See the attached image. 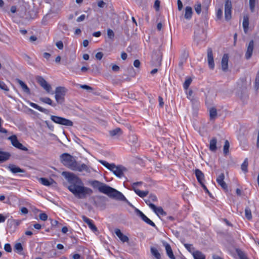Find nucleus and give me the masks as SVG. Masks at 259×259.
Masks as SVG:
<instances>
[{"label": "nucleus", "instance_id": "nucleus-1", "mask_svg": "<svg viewBox=\"0 0 259 259\" xmlns=\"http://www.w3.org/2000/svg\"><path fill=\"white\" fill-rule=\"evenodd\" d=\"M62 175L68 183V189L78 199L86 198L88 196L93 193L92 190L84 186L81 180L75 174L67 171H63Z\"/></svg>", "mask_w": 259, "mask_h": 259}, {"label": "nucleus", "instance_id": "nucleus-2", "mask_svg": "<svg viewBox=\"0 0 259 259\" xmlns=\"http://www.w3.org/2000/svg\"><path fill=\"white\" fill-rule=\"evenodd\" d=\"M60 159L62 163L66 166L72 170L81 172L85 171L87 172H91L90 168L85 164H79L74 157L69 154L65 153L60 156Z\"/></svg>", "mask_w": 259, "mask_h": 259}, {"label": "nucleus", "instance_id": "nucleus-3", "mask_svg": "<svg viewBox=\"0 0 259 259\" xmlns=\"http://www.w3.org/2000/svg\"><path fill=\"white\" fill-rule=\"evenodd\" d=\"M99 162L119 178L122 177L124 176V171L126 170L124 167L120 165H116L114 163H109L102 160H99Z\"/></svg>", "mask_w": 259, "mask_h": 259}, {"label": "nucleus", "instance_id": "nucleus-4", "mask_svg": "<svg viewBox=\"0 0 259 259\" xmlns=\"http://www.w3.org/2000/svg\"><path fill=\"white\" fill-rule=\"evenodd\" d=\"M108 193L105 194L107 195L110 197L115 198L117 200L125 201L130 206H133L126 199L124 196L119 191L109 186L108 189Z\"/></svg>", "mask_w": 259, "mask_h": 259}, {"label": "nucleus", "instance_id": "nucleus-5", "mask_svg": "<svg viewBox=\"0 0 259 259\" xmlns=\"http://www.w3.org/2000/svg\"><path fill=\"white\" fill-rule=\"evenodd\" d=\"M66 89L62 87H57L55 89V99L58 104H62L64 101V96L66 92Z\"/></svg>", "mask_w": 259, "mask_h": 259}, {"label": "nucleus", "instance_id": "nucleus-6", "mask_svg": "<svg viewBox=\"0 0 259 259\" xmlns=\"http://www.w3.org/2000/svg\"><path fill=\"white\" fill-rule=\"evenodd\" d=\"M51 119L55 123L61 125L68 126H72L73 125V122L72 121L62 117L51 115Z\"/></svg>", "mask_w": 259, "mask_h": 259}, {"label": "nucleus", "instance_id": "nucleus-7", "mask_svg": "<svg viewBox=\"0 0 259 259\" xmlns=\"http://www.w3.org/2000/svg\"><path fill=\"white\" fill-rule=\"evenodd\" d=\"M91 184L94 188H98V190L100 192L103 193L105 194L106 193H108L107 191L109 186L107 185L106 184L97 180L92 181Z\"/></svg>", "mask_w": 259, "mask_h": 259}, {"label": "nucleus", "instance_id": "nucleus-8", "mask_svg": "<svg viewBox=\"0 0 259 259\" xmlns=\"http://www.w3.org/2000/svg\"><path fill=\"white\" fill-rule=\"evenodd\" d=\"M8 139L10 140L11 144L15 147L25 151H27L28 150L27 147L23 146L21 143H20L19 142L17 137L16 135H13L9 137L8 138Z\"/></svg>", "mask_w": 259, "mask_h": 259}, {"label": "nucleus", "instance_id": "nucleus-9", "mask_svg": "<svg viewBox=\"0 0 259 259\" xmlns=\"http://www.w3.org/2000/svg\"><path fill=\"white\" fill-rule=\"evenodd\" d=\"M232 4L231 1H226L225 5V17L226 21L231 19Z\"/></svg>", "mask_w": 259, "mask_h": 259}, {"label": "nucleus", "instance_id": "nucleus-10", "mask_svg": "<svg viewBox=\"0 0 259 259\" xmlns=\"http://www.w3.org/2000/svg\"><path fill=\"white\" fill-rule=\"evenodd\" d=\"M37 82L48 93H50L51 90V86L48 83L47 81L40 76L36 77Z\"/></svg>", "mask_w": 259, "mask_h": 259}, {"label": "nucleus", "instance_id": "nucleus-11", "mask_svg": "<svg viewBox=\"0 0 259 259\" xmlns=\"http://www.w3.org/2000/svg\"><path fill=\"white\" fill-rule=\"evenodd\" d=\"M254 49V41L251 40L248 45H246V51L245 54V58L249 60L252 56Z\"/></svg>", "mask_w": 259, "mask_h": 259}, {"label": "nucleus", "instance_id": "nucleus-12", "mask_svg": "<svg viewBox=\"0 0 259 259\" xmlns=\"http://www.w3.org/2000/svg\"><path fill=\"white\" fill-rule=\"evenodd\" d=\"M207 61L209 67L211 69H213L214 67V63L213 60V57L212 54V50L211 48H209L207 49Z\"/></svg>", "mask_w": 259, "mask_h": 259}, {"label": "nucleus", "instance_id": "nucleus-13", "mask_svg": "<svg viewBox=\"0 0 259 259\" xmlns=\"http://www.w3.org/2000/svg\"><path fill=\"white\" fill-rule=\"evenodd\" d=\"M225 175L224 173H221L217 178V182L218 184L225 191L228 190V186L224 181Z\"/></svg>", "mask_w": 259, "mask_h": 259}, {"label": "nucleus", "instance_id": "nucleus-14", "mask_svg": "<svg viewBox=\"0 0 259 259\" xmlns=\"http://www.w3.org/2000/svg\"><path fill=\"white\" fill-rule=\"evenodd\" d=\"M229 56L227 54H225L222 59L221 67L223 71L226 72L228 68Z\"/></svg>", "mask_w": 259, "mask_h": 259}, {"label": "nucleus", "instance_id": "nucleus-15", "mask_svg": "<svg viewBox=\"0 0 259 259\" xmlns=\"http://www.w3.org/2000/svg\"><path fill=\"white\" fill-rule=\"evenodd\" d=\"M83 221L87 223L89 228L93 231V232H97L98 231V229L96 227V226L94 224L92 220H90V219L88 218L85 216H82V217Z\"/></svg>", "mask_w": 259, "mask_h": 259}, {"label": "nucleus", "instance_id": "nucleus-16", "mask_svg": "<svg viewBox=\"0 0 259 259\" xmlns=\"http://www.w3.org/2000/svg\"><path fill=\"white\" fill-rule=\"evenodd\" d=\"M163 244V246L165 247L167 256L170 259H176V257L173 253V251L172 250L170 245L167 242H164Z\"/></svg>", "mask_w": 259, "mask_h": 259}, {"label": "nucleus", "instance_id": "nucleus-17", "mask_svg": "<svg viewBox=\"0 0 259 259\" xmlns=\"http://www.w3.org/2000/svg\"><path fill=\"white\" fill-rule=\"evenodd\" d=\"M114 232L122 242H126L129 241L128 237L122 234L120 229H115Z\"/></svg>", "mask_w": 259, "mask_h": 259}, {"label": "nucleus", "instance_id": "nucleus-18", "mask_svg": "<svg viewBox=\"0 0 259 259\" xmlns=\"http://www.w3.org/2000/svg\"><path fill=\"white\" fill-rule=\"evenodd\" d=\"M39 182L44 185L46 186H50L51 185H53L54 184H56V182L54 181L53 179H47L44 178H41L39 179Z\"/></svg>", "mask_w": 259, "mask_h": 259}, {"label": "nucleus", "instance_id": "nucleus-19", "mask_svg": "<svg viewBox=\"0 0 259 259\" xmlns=\"http://www.w3.org/2000/svg\"><path fill=\"white\" fill-rule=\"evenodd\" d=\"M195 174L198 182L200 184L204 183V175L203 173L199 169H196L195 171Z\"/></svg>", "mask_w": 259, "mask_h": 259}, {"label": "nucleus", "instance_id": "nucleus-20", "mask_svg": "<svg viewBox=\"0 0 259 259\" xmlns=\"http://www.w3.org/2000/svg\"><path fill=\"white\" fill-rule=\"evenodd\" d=\"M9 169L10 170L13 172V174H16L18 172H24L25 170L23 169H21L18 166L14 164H10L9 166Z\"/></svg>", "mask_w": 259, "mask_h": 259}, {"label": "nucleus", "instance_id": "nucleus-21", "mask_svg": "<svg viewBox=\"0 0 259 259\" xmlns=\"http://www.w3.org/2000/svg\"><path fill=\"white\" fill-rule=\"evenodd\" d=\"M29 105H30L31 107H33V108L39 110V111L46 114H49L50 113V111L48 109L44 108L38 106V105H37L35 103L31 102V103H30Z\"/></svg>", "mask_w": 259, "mask_h": 259}, {"label": "nucleus", "instance_id": "nucleus-22", "mask_svg": "<svg viewBox=\"0 0 259 259\" xmlns=\"http://www.w3.org/2000/svg\"><path fill=\"white\" fill-rule=\"evenodd\" d=\"M249 17L247 15H244L243 20V28L245 33H247L248 30Z\"/></svg>", "mask_w": 259, "mask_h": 259}, {"label": "nucleus", "instance_id": "nucleus-23", "mask_svg": "<svg viewBox=\"0 0 259 259\" xmlns=\"http://www.w3.org/2000/svg\"><path fill=\"white\" fill-rule=\"evenodd\" d=\"M192 9L191 7L187 6L185 8L184 17L187 20H190L192 15Z\"/></svg>", "mask_w": 259, "mask_h": 259}, {"label": "nucleus", "instance_id": "nucleus-24", "mask_svg": "<svg viewBox=\"0 0 259 259\" xmlns=\"http://www.w3.org/2000/svg\"><path fill=\"white\" fill-rule=\"evenodd\" d=\"M17 82L21 86L22 90L27 94H30V91L27 85L21 80L18 79L17 80Z\"/></svg>", "mask_w": 259, "mask_h": 259}, {"label": "nucleus", "instance_id": "nucleus-25", "mask_svg": "<svg viewBox=\"0 0 259 259\" xmlns=\"http://www.w3.org/2000/svg\"><path fill=\"white\" fill-rule=\"evenodd\" d=\"M152 209L158 215H160L164 216L166 214V212L163 210L161 207H156V205H155V208H152Z\"/></svg>", "mask_w": 259, "mask_h": 259}, {"label": "nucleus", "instance_id": "nucleus-26", "mask_svg": "<svg viewBox=\"0 0 259 259\" xmlns=\"http://www.w3.org/2000/svg\"><path fill=\"white\" fill-rule=\"evenodd\" d=\"M10 154L8 152H4L0 151V162H4L10 158Z\"/></svg>", "mask_w": 259, "mask_h": 259}, {"label": "nucleus", "instance_id": "nucleus-27", "mask_svg": "<svg viewBox=\"0 0 259 259\" xmlns=\"http://www.w3.org/2000/svg\"><path fill=\"white\" fill-rule=\"evenodd\" d=\"M217 140L215 138H213L209 143V149L211 151H215L217 150Z\"/></svg>", "mask_w": 259, "mask_h": 259}, {"label": "nucleus", "instance_id": "nucleus-28", "mask_svg": "<svg viewBox=\"0 0 259 259\" xmlns=\"http://www.w3.org/2000/svg\"><path fill=\"white\" fill-rule=\"evenodd\" d=\"M134 191L139 196H140L141 198H143L147 196L148 194V191H141L139 189H137L136 188H134Z\"/></svg>", "mask_w": 259, "mask_h": 259}, {"label": "nucleus", "instance_id": "nucleus-29", "mask_svg": "<svg viewBox=\"0 0 259 259\" xmlns=\"http://www.w3.org/2000/svg\"><path fill=\"white\" fill-rule=\"evenodd\" d=\"M15 251L19 254H23V248L21 243H17L14 245Z\"/></svg>", "mask_w": 259, "mask_h": 259}, {"label": "nucleus", "instance_id": "nucleus-30", "mask_svg": "<svg viewBox=\"0 0 259 259\" xmlns=\"http://www.w3.org/2000/svg\"><path fill=\"white\" fill-rule=\"evenodd\" d=\"M194 259H205V256L201 251L197 250L193 253Z\"/></svg>", "mask_w": 259, "mask_h": 259}, {"label": "nucleus", "instance_id": "nucleus-31", "mask_svg": "<svg viewBox=\"0 0 259 259\" xmlns=\"http://www.w3.org/2000/svg\"><path fill=\"white\" fill-rule=\"evenodd\" d=\"M151 254L156 258L161 259V255L158 250L154 247H151L150 248Z\"/></svg>", "mask_w": 259, "mask_h": 259}, {"label": "nucleus", "instance_id": "nucleus-32", "mask_svg": "<svg viewBox=\"0 0 259 259\" xmlns=\"http://www.w3.org/2000/svg\"><path fill=\"white\" fill-rule=\"evenodd\" d=\"M122 132L121 130L119 128H116L112 131H110V135L111 136L113 137L115 136H120L122 134Z\"/></svg>", "mask_w": 259, "mask_h": 259}, {"label": "nucleus", "instance_id": "nucleus-33", "mask_svg": "<svg viewBox=\"0 0 259 259\" xmlns=\"http://www.w3.org/2000/svg\"><path fill=\"white\" fill-rule=\"evenodd\" d=\"M40 101L44 103L48 104L51 105L53 107H55L56 106L55 104H53L52 100L50 98H48V97L40 98Z\"/></svg>", "mask_w": 259, "mask_h": 259}, {"label": "nucleus", "instance_id": "nucleus-34", "mask_svg": "<svg viewBox=\"0 0 259 259\" xmlns=\"http://www.w3.org/2000/svg\"><path fill=\"white\" fill-rule=\"evenodd\" d=\"M209 116L211 120L214 119L217 116V110L215 108H211L209 110Z\"/></svg>", "mask_w": 259, "mask_h": 259}, {"label": "nucleus", "instance_id": "nucleus-35", "mask_svg": "<svg viewBox=\"0 0 259 259\" xmlns=\"http://www.w3.org/2000/svg\"><path fill=\"white\" fill-rule=\"evenodd\" d=\"M245 215L248 220H250L252 219L251 211L248 207H246L245 209Z\"/></svg>", "mask_w": 259, "mask_h": 259}, {"label": "nucleus", "instance_id": "nucleus-36", "mask_svg": "<svg viewBox=\"0 0 259 259\" xmlns=\"http://www.w3.org/2000/svg\"><path fill=\"white\" fill-rule=\"evenodd\" d=\"M230 147V144L228 140H226L223 148V151L225 155H227L229 153V149Z\"/></svg>", "mask_w": 259, "mask_h": 259}, {"label": "nucleus", "instance_id": "nucleus-37", "mask_svg": "<svg viewBox=\"0 0 259 259\" xmlns=\"http://www.w3.org/2000/svg\"><path fill=\"white\" fill-rule=\"evenodd\" d=\"M248 159L246 158L244 160L243 163L241 164V169L244 172H246L248 171Z\"/></svg>", "mask_w": 259, "mask_h": 259}, {"label": "nucleus", "instance_id": "nucleus-38", "mask_svg": "<svg viewBox=\"0 0 259 259\" xmlns=\"http://www.w3.org/2000/svg\"><path fill=\"white\" fill-rule=\"evenodd\" d=\"M188 57V52L184 51L182 55L181 62L180 63V64L182 65L184 62H185L186 61Z\"/></svg>", "mask_w": 259, "mask_h": 259}, {"label": "nucleus", "instance_id": "nucleus-39", "mask_svg": "<svg viewBox=\"0 0 259 259\" xmlns=\"http://www.w3.org/2000/svg\"><path fill=\"white\" fill-rule=\"evenodd\" d=\"M135 212L136 214L140 217L143 221L147 217L141 211H140L138 208H135Z\"/></svg>", "mask_w": 259, "mask_h": 259}, {"label": "nucleus", "instance_id": "nucleus-40", "mask_svg": "<svg viewBox=\"0 0 259 259\" xmlns=\"http://www.w3.org/2000/svg\"><path fill=\"white\" fill-rule=\"evenodd\" d=\"M135 212L136 214L140 217L143 221L147 217L141 211H140L138 208H135Z\"/></svg>", "mask_w": 259, "mask_h": 259}, {"label": "nucleus", "instance_id": "nucleus-41", "mask_svg": "<svg viewBox=\"0 0 259 259\" xmlns=\"http://www.w3.org/2000/svg\"><path fill=\"white\" fill-rule=\"evenodd\" d=\"M135 212L136 214L140 217L143 221L147 217L141 211H140L138 208H135Z\"/></svg>", "mask_w": 259, "mask_h": 259}, {"label": "nucleus", "instance_id": "nucleus-42", "mask_svg": "<svg viewBox=\"0 0 259 259\" xmlns=\"http://www.w3.org/2000/svg\"><path fill=\"white\" fill-rule=\"evenodd\" d=\"M192 82V79L190 77H188L186 78V80L185 81L184 84H183V87L185 90L188 89L189 85H190L191 83Z\"/></svg>", "mask_w": 259, "mask_h": 259}, {"label": "nucleus", "instance_id": "nucleus-43", "mask_svg": "<svg viewBox=\"0 0 259 259\" xmlns=\"http://www.w3.org/2000/svg\"><path fill=\"white\" fill-rule=\"evenodd\" d=\"M194 9L196 13L199 15L201 12V5L199 3H197L194 6Z\"/></svg>", "mask_w": 259, "mask_h": 259}, {"label": "nucleus", "instance_id": "nucleus-44", "mask_svg": "<svg viewBox=\"0 0 259 259\" xmlns=\"http://www.w3.org/2000/svg\"><path fill=\"white\" fill-rule=\"evenodd\" d=\"M254 88L256 90L259 89V72L256 74L255 81H254Z\"/></svg>", "mask_w": 259, "mask_h": 259}, {"label": "nucleus", "instance_id": "nucleus-45", "mask_svg": "<svg viewBox=\"0 0 259 259\" xmlns=\"http://www.w3.org/2000/svg\"><path fill=\"white\" fill-rule=\"evenodd\" d=\"M107 36L108 38L113 39L114 37V33L112 29H108L107 30Z\"/></svg>", "mask_w": 259, "mask_h": 259}, {"label": "nucleus", "instance_id": "nucleus-46", "mask_svg": "<svg viewBox=\"0 0 259 259\" xmlns=\"http://www.w3.org/2000/svg\"><path fill=\"white\" fill-rule=\"evenodd\" d=\"M4 249L7 252H12V247L9 243H6L4 245Z\"/></svg>", "mask_w": 259, "mask_h": 259}, {"label": "nucleus", "instance_id": "nucleus-47", "mask_svg": "<svg viewBox=\"0 0 259 259\" xmlns=\"http://www.w3.org/2000/svg\"><path fill=\"white\" fill-rule=\"evenodd\" d=\"M143 221H144L145 223H146L147 224H149V225H150L152 227H156V225H155V224L147 217H146L143 220Z\"/></svg>", "mask_w": 259, "mask_h": 259}, {"label": "nucleus", "instance_id": "nucleus-48", "mask_svg": "<svg viewBox=\"0 0 259 259\" xmlns=\"http://www.w3.org/2000/svg\"><path fill=\"white\" fill-rule=\"evenodd\" d=\"M0 88L2 90H4L5 91H9V89L8 88V87L7 86V85L5 83V82H4L3 81H0Z\"/></svg>", "mask_w": 259, "mask_h": 259}, {"label": "nucleus", "instance_id": "nucleus-49", "mask_svg": "<svg viewBox=\"0 0 259 259\" xmlns=\"http://www.w3.org/2000/svg\"><path fill=\"white\" fill-rule=\"evenodd\" d=\"M2 123H3V120L0 117V133H3V134H7L8 133V131L6 129H5L2 127Z\"/></svg>", "mask_w": 259, "mask_h": 259}, {"label": "nucleus", "instance_id": "nucleus-50", "mask_svg": "<svg viewBox=\"0 0 259 259\" xmlns=\"http://www.w3.org/2000/svg\"><path fill=\"white\" fill-rule=\"evenodd\" d=\"M256 1H249V7L251 12H254V8Z\"/></svg>", "mask_w": 259, "mask_h": 259}, {"label": "nucleus", "instance_id": "nucleus-51", "mask_svg": "<svg viewBox=\"0 0 259 259\" xmlns=\"http://www.w3.org/2000/svg\"><path fill=\"white\" fill-rule=\"evenodd\" d=\"M145 203L152 209L155 208V205L149 199V198L144 200Z\"/></svg>", "mask_w": 259, "mask_h": 259}, {"label": "nucleus", "instance_id": "nucleus-52", "mask_svg": "<svg viewBox=\"0 0 259 259\" xmlns=\"http://www.w3.org/2000/svg\"><path fill=\"white\" fill-rule=\"evenodd\" d=\"M39 218L41 220L45 221L47 220L48 217L46 213H41L39 215Z\"/></svg>", "mask_w": 259, "mask_h": 259}, {"label": "nucleus", "instance_id": "nucleus-53", "mask_svg": "<svg viewBox=\"0 0 259 259\" xmlns=\"http://www.w3.org/2000/svg\"><path fill=\"white\" fill-rule=\"evenodd\" d=\"M217 17L218 19H221L223 17V11L221 9H218L217 12Z\"/></svg>", "mask_w": 259, "mask_h": 259}, {"label": "nucleus", "instance_id": "nucleus-54", "mask_svg": "<svg viewBox=\"0 0 259 259\" xmlns=\"http://www.w3.org/2000/svg\"><path fill=\"white\" fill-rule=\"evenodd\" d=\"M56 46L60 50H62L63 48V43L61 40L58 41L56 43Z\"/></svg>", "mask_w": 259, "mask_h": 259}, {"label": "nucleus", "instance_id": "nucleus-55", "mask_svg": "<svg viewBox=\"0 0 259 259\" xmlns=\"http://www.w3.org/2000/svg\"><path fill=\"white\" fill-rule=\"evenodd\" d=\"M160 1H155L154 5V8L156 11H158L160 8Z\"/></svg>", "mask_w": 259, "mask_h": 259}, {"label": "nucleus", "instance_id": "nucleus-56", "mask_svg": "<svg viewBox=\"0 0 259 259\" xmlns=\"http://www.w3.org/2000/svg\"><path fill=\"white\" fill-rule=\"evenodd\" d=\"M95 57L97 60H101L103 57V54L102 52H98L96 54Z\"/></svg>", "mask_w": 259, "mask_h": 259}, {"label": "nucleus", "instance_id": "nucleus-57", "mask_svg": "<svg viewBox=\"0 0 259 259\" xmlns=\"http://www.w3.org/2000/svg\"><path fill=\"white\" fill-rule=\"evenodd\" d=\"M149 199L151 201V202H155L157 201V197L155 195H153V194H151L150 195L149 197Z\"/></svg>", "mask_w": 259, "mask_h": 259}, {"label": "nucleus", "instance_id": "nucleus-58", "mask_svg": "<svg viewBox=\"0 0 259 259\" xmlns=\"http://www.w3.org/2000/svg\"><path fill=\"white\" fill-rule=\"evenodd\" d=\"M238 254L239 256L240 259H247L244 253L241 251H238Z\"/></svg>", "mask_w": 259, "mask_h": 259}, {"label": "nucleus", "instance_id": "nucleus-59", "mask_svg": "<svg viewBox=\"0 0 259 259\" xmlns=\"http://www.w3.org/2000/svg\"><path fill=\"white\" fill-rule=\"evenodd\" d=\"M80 87L82 89H85L87 90H93V88L88 85L83 84V85H80Z\"/></svg>", "mask_w": 259, "mask_h": 259}, {"label": "nucleus", "instance_id": "nucleus-60", "mask_svg": "<svg viewBox=\"0 0 259 259\" xmlns=\"http://www.w3.org/2000/svg\"><path fill=\"white\" fill-rule=\"evenodd\" d=\"M184 246L189 251H191L192 249H194L193 245L191 244H185Z\"/></svg>", "mask_w": 259, "mask_h": 259}, {"label": "nucleus", "instance_id": "nucleus-61", "mask_svg": "<svg viewBox=\"0 0 259 259\" xmlns=\"http://www.w3.org/2000/svg\"><path fill=\"white\" fill-rule=\"evenodd\" d=\"M158 101H159V106L160 107H162L164 105V102L163 101L162 98L160 96H159L158 97Z\"/></svg>", "mask_w": 259, "mask_h": 259}, {"label": "nucleus", "instance_id": "nucleus-62", "mask_svg": "<svg viewBox=\"0 0 259 259\" xmlns=\"http://www.w3.org/2000/svg\"><path fill=\"white\" fill-rule=\"evenodd\" d=\"M183 5L182 1H178V9L179 11H181L183 9Z\"/></svg>", "mask_w": 259, "mask_h": 259}, {"label": "nucleus", "instance_id": "nucleus-63", "mask_svg": "<svg viewBox=\"0 0 259 259\" xmlns=\"http://www.w3.org/2000/svg\"><path fill=\"white\" fill-rule=\"evenodd\" d=\"M112 69L113 71L117 72L119 70V67L116 65H113L112 66Z\"/></svg>", "mask_w": 259, "mask_h": 259}, {"label": "nucleus", "instance_id": "nucleus-64", "mask_svg": "<svg viewBox=\"0 0 259 259\" xmlns=\"http://www.w3.org/2000/svg\"><path fill=\"white\" fill-rule=\"evenodd\" d=\"M140 64V62L139 60H136L134 62V65L136 68L139 67Z\"/></svg>", "mask_w": 259, "mask_h": 259}]
</instances>
